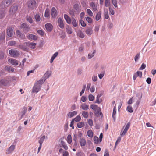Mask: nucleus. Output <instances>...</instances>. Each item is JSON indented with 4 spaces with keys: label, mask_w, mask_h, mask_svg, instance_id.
<instances>
[{
    "label": "nucleus",
    "mask_w": 156,
    "mask_h": 156,
    "mask_svg": "<svg viewBox=\"0 0 156 156\" xmlns=\"http://www.w3.org/2000/svg\"><path fill=\"white\" fill-rule=\"evenodd\" d=\"M37 32L38 34L41 36H44V32L42 30H37Z\"/></svg>",
    "instance_id": "nucleus-43"
},
{
    "label": "nucleus",
    "mask_w": 156,
    "mask_h": 156,
    "mask_svg": "<svg viewBox=\"0 0 156 156\" xmlns=\"http://www.w3.org/2000/svg\"><path fill=\"white\" fill-rule=\"evenodd\" d=\"M27 46L32 49H34L36 45V43H30L29 42H26L24 43Z\"/></svg>",
    "instance_id": "nucleus-13"
},
{
    "label": "nucleus",
    "mask_w": 156,
    "mask_h": 156,
    "mask_svg": "<svg viewBox=\"0 0 156 156\" xmlns=\"http://www.w3.org/2000/svg\"><path fill=\"white\" fill-rule=\"evenodd\" d=\"M41 87V85H38L37 83H35L32 90L33 93H37L40 90Z\"/></svg>",
    "instance_id": "nucleus-4"
},
{
    "label": "nucleus",
    "mask_w": 156,
    "mask_h": 156,
    "mask_svg": "<svg viewBox=\"0 0 156 156\" xmlns=\"http://www.w3.org/2000/svg\"><path fill=\"white\" fill-rule=\"evenodd\" d=\"M86 20L89 23H91L92 22V19L89 17H86Z\"/></svg>",
    "instance_id": "nucleus-44"
},
{
    "label": "nucleus",
    "mask_w": 156,
    "mask_h": 156,
    "mask_svg": "<svg viewBox=\"0 0 156 156\" xmlns=\"http://www.w3.org/2000/svg\"><path fill=\"white\" fill-rule=\"evenodd\" d=\"M81 118L80 116L79 115H78L73 119L75 121L77 122L80 121L81 120Z\"/></svg>",
    "instance_id": "nucleus-42"
},
{
    "label": "nucleus",
    "mask_w": 156,
    "mask_h": 156,
    "mask_svg": "<svg viewBox=\"0 0 156 156\" xmlns=\"http://www.w3.org/2000/svg\"><path fill=\"white\" fill-rule=\"evenodd\" d=\"M45 138V135L43 136L40 138V140H39V143L40 144H42Z\"/></svg>",
    "instance_id": "nucleus-37"
},
{
    "label": "nucleus",
    "mask_w": 156,
    "mask_h": 156,
    "mask_svg": "<svg viewBox=\"0 0 156 156\" xmlns=\"http://www.w3.org/2000/svg\"><path fill=\"white\" fill-rule=\"evenodd\" d=\"M5 15V11L0 12V19L3 18Z\"/></svg>",
    "instance_id": "nucleus-47"
},
{
    "label": "nucleus",
    "mask_w": 156,
    "mask_h": 156,
    "mask_svg": "<svg viewBox=\"0 0 156 156\" xmlns=\"http://www.w3.org/2000/svg\"><path fill=\"white\" fill-rule=\"evenodd\" d=\"M15 146L13 145H11L6 150V154H9L14 151L15 148Z\"/></svg>",
    "instance_id": "nucleus-11"
},
{
    "label": "nucleus",
    "mask_w": 156,
    "mask_h": 156,
    "mask_svg": "<svg viewBox=\"0 0 156 156\" xmlns=\"http://www.w3.org/2000/svg\"><path fill=\"white\" fill-rule=\"evenodd\" d=\"M88 113L86 111H83L82 115L85 118H87L88 117Z\"/></svg>",
    "instance_id": "nucleus-36"
},
{
    "label": "nucleus",
    "mask_w": 156,
    "mask_h": 156,
    "mask_svg": "<svg viewBox=\"0 0 156 156\" xmlns=\"http://www.w3.org/2000/svg\"><path fill=\"white\" fill-rule=\"evenodd\" d=\"M72 23L73 26L74 27H76L78 26V23L74 18L72 19Z\"/></svg>",
    "instance_id": "nucleus-39"
},
{
    "label": "nucleus",
    "mask_w": 156,
    "mask_h": 156,
    "mask_svg": "<svg viewBox=\"0 0 156 156\" xmlns=\"http://www.w3.org/2000/svg\"><path fill=\"white\" fill-rule=\"evenodd\" d=\"M9 52L11 56L13 57H17L20 55L19 51L15 49L10 50L9 51Z\"/></svg>",
    "instance_id": "nucleus-1"
},
{
    "label": "nucleus",
    "mask_w": 156,
    "mask_h": 156,
    "mask_svg": "<svg viewBox=\"0 0 156 156\" xmlns=\"http://www.w3.org/2000/svg\"><path fill=\"white\" fill-rule=\"evenodd\" d=\"M62 153L63 156H69V152L67 151H63Z\"/></svg>",
    "instance_id": "nucleus-57"
},
{
    "label": "nucleus",
    "mask_w": 156,
    "mask_h": 156,
    "mask_svg": "<svg viewBox=\"0 0 156 156\" xmlns=\"http://www.w3.org/2000/svg\"><path fill=\"white\" fill-rule=\"evenodd\" d=\"M64 19L66 22L69 24H70L71 23V21L70 17L67 14H65L64 15Z\"/></svg>",
    "instance_id": "nucleus-17"
},
{
    "label": "nucleus",
    "mask_w": 156,
    "mask_h": 156,
    "mask_svg": "<svg viewBox=\"0 0 156 156\" xmlns=\"http://www.w3.org/2000/svg\"><path fill=\"white\" fill-rule=\"evenodd\" d=\"M28 7L31 9H34L37 7V3L35 0H30L28 3Z\"/></svg>",
    "instance_id": "nucleus-2"
},
{
    "label": "nucleus",
    "mask_w": 156,
    "mask_h": 156,
    "mask_svg": "<svg viewBox=\"0 0 156 156\" xmlns=\"http://www.w3.org/2000/svg\"><path fill=\"white\" fill-rule=\"evenodd\" d=\"M9 43L10 46H14L16 44V42L15 41H11L9 42Z\"/></svg>",
    "instance_id": "nucleus-49"
},
{
    "label": "nucleus",
    "mask_w": 156,
    "mask_h": 156,
    "mask_svg": "<svg viewBox=\"0 0 156 156\" xmlns=\"http://www.w3.org/2000/svg\"><path fill=\"white\" fill-rule=\"evenodd\" d=\"M116 106H115L113 108V112L112 115V117L113 118L114 121H115L116 119Z\"/></svg>",
    "instance_id": "nucleus-20"
},
{
    "label": "nucleus",
    "mask_w": 156,
    "mask_h": 156,
    "mask_svg": "<svg viewBox=\"0 0 156 156\" xmlns=\"http://www.w3.org/2000/svg\"><path fill=\"white\" fill-rule=\"evenodd\" d=\"M27 38L29 40H33L34 41L37 39V37L33 34H29L27 36Z\"/></svg>",
    "instance_id": "nucleus-14"
},
{
    "label": "nucleus",
    "mask_w": 156,
    "mask_h": 156,
    "mask_svg": "<svg viewBox=\"0 0 156 156\" xmlns=\"http://www.w3.org/2000/svg\"><path fill=\"white\" fill-rule=\"evenodd\" d=\"M61 144L62 147L65 150H67L68 149V147L66 143L63 141H61Z\"/></svg>",
    "instance_id": "nucleus-34"
},
{
    "label": "nucleus",
    "mask_w": 156,
    "mask_h": 156,
    "mask_svg": "<svg viewBox=\"0 0 156 156\" xmlns=\"http://www.w3.org/2000/svg\"><path fill=\"white\" fill-rule=\"evenodd\" d=\"M18 6L17 5H12L11 6L10 12L11 14L15 13L18 9Z\"/></svg>",
    "instance_id": "nucleus-8"
},
{
    "label": "nucleus",
    "mask_w": 156,
    "mask_h": 156,
    "mask_svg": "<svg viewBox=\"0 0 156 156\" xmlns=\"http://www.w3.org/2000/svg\"><path fill=\"white\" fill-rule=\"evenodd\" d=\"M136 73L137 74V75L138 76H139L140 78L142 77V74L141 72L137 71Z\"/></svg>",
    "instance_id": "nucleus-62"
},
{
    "label": "nucleus",
    "mask_w": 156,
    "mask_h": 156,
    "mask_svg": "<svg viewBox=\"0 0 156 156\" xmlns=\"http://www.w3.org/2000/svg\"><path fill=\"white\" fill-rule=\"evenodd\" d=\"M100 111L97 112H96L95 113V115L96 116L99 117L101 116V117H102L103 116V114L101 112H100Z\"/></svg>",
    "instance_id": "nucleus-50"
},
{
    "label": "nucleus",
    "mask_w": 156,
    "mask_h": 156,
    "mask_svg": "<svg viewBox=\"0 0 156 156\" xmlns=\"http://www.w3.org/2000/svg\"><path fill=\"white\" fill-rule=\"evenodd\" d=\"M84 125V124L83 122H80L77 123V127L79 128H81L83 127Z\"/></svg>",
    "instance_id": "nucleus-51"
},
{
    "label": "nucleus",
    "mask_w": 156,
    "mask_h": 156,
    "mask_svg": "<svg viewBox=\"0 0 156 156\" xmlns=\"http://www.w3.org/2000/svg\"><path fill=\"white\" fill-rule=\"evenodd\" d=\"M88 99L90 101H92L94 100V97L93 95L90 94L88 96Z\"/></svg>",
    "instance_id": "nucleus-45"
},
{
    "label": "nucleus",
    "mask_w": 156,
    "mask_h": 156,
    "mask_svg": "<svg viewBox=\"0 0 156 156\" xmlns=\"http://www.w3.org/2000/svg\"><path fill=\"white\" fill-rule=\"evenodd\" d=\"M121 140V138L120 137H118L115 144V148L116 147V146L118 143H119Z\"/></svg>",
    "instance_id": "nucleus-54"
},
{
    "label": "nucleus",
    "mask_w": 156,
    "mask_h": 156,
    "mask_svg": "<svg viewBox=\"0 0 156 156\" xmlns=\"http://www.w3.org/2000/svg\"><path fill=\"white\" fill-rule=\"evenodd\" d=\"M20 27L23 29V31L26 33L29 31L30 29V27L29 26L25 23L21 24Z\"/></svg>",
    "instance_id": "nucleus-3"
},
{
    "label": "nucleus",
    "mask_w": 156,
    "mask_h": 156,
    "mask_svg": "<svg viewBox=\"0 0 156 156\" xmlns=\"http://www.w3.org/2000/svg\"><path fill=\"white\" fill-rule=\"evenodd\" d=\"M7 7V5L3 1L1 2L0 4V9H4L6 8Z\"/></svg>",
    "instance_id": "nucleus-25"
},
{
    "label": "nucleus",
    "mask_w": 156,
    "mask_h": 156,
    "mask_svg": "<svg viewBox=\"0 0 156 156\" xmlns=\"http://www.w3.org/2000/svg\"><path fill=\"white\" fill-rule=\"evenodd\" d=\"M6 33L7 35L9 37L13 36L15 33L12 27L9 28L7 30Z\"/></svg>",
    "instance_id": "nucleus-5"
},
{
    "label": "nucleus",
    "mask_w": 156,
    "mask_h": 156,
    "mask_svg": "<svg viewBox=\"0 0 156 156\" xmlns=\"http://www.w3.org/2000/svg\"><path fill=\"white\" fill-rule=\"evenodd\" d=\"M77 35L78 36L82 38H83L85 36L84 34L81 31H79L78 32Z\"/></svg>",
    "instance_id": "nucleus-27"
},
{
    "label": "nucleus",
    "mask_w": 156,
    "mask_h": 156,
    "mask_svg": "<svg viewBox=\"0 0 156 156\" xmlns=\"http://www.w3.org/2000/svg\"><path fill=\"white\" fill-rule=\"evenodd\" d=\"M86 33L88 35H91L93 33L92 28H89L87 29L86 30Z\"/></svg>",
    "instance_id": "nucleus-22"
},
{
    "label": "nucleus",
    "mask_w": 156,
    "mask_h": 156,
    "mask_svg": "<svg viewBox=\"0 0 156 156\" xmlns=\"http://www.w3.org/2000/svg\"><path fill=\"white\" fill-rule=\"evenodd\" d=\"M146 67V65L144 64V63H143L141 67L139 68V69L140 70H143V69H144L145 67Z\"/></svg>",
    "instance_id": "nucleus-59"
},
{
    "label": "nucleus",
    "mask_w": 156,
    "mask_h": 156,
    "mask_svg": "<svg viewBox=\"0 0 156 156\" xmlns=\"http://www.w3.org/2000/svg\"><path fill=\"white\" fill-rule=\"evenodd\" d=\"M90 6L92 8V9L94 11H96L98 9L97 6L93 2H91L90 3Z\"/></svg>",
    "instance_id": "nucleus-18"
},
{
    "label": "nucleus",
    "mask_w": 156,
    "mask_h": 156,
    "mask_svg": "<svg viewBox=\"0 0 156 156\" xmlns=\"http://www.w3.org/2000/svg\"><path fill=\"white\" fill-rule=\"evenodd\" d=\"M50 16V13L49 11L46 9L45 11L44 16L45 17H48Z\"/></svg>",
    "instance_id": "nucleus-52"
},
{
    "label": "nucleus",
    "mask_w": 156,
    "mask_h": 156,
    "mask_svg": "<svg viewBox=\"0 0 156 156\" xmlns=\"http://www.w3.org/2000/svg\"><path fill=\"white\" fill-rule=\"evenodd\" d=\"M45 27L47 31L51 32L53 29V26L50 23H47L45 25Z\"/></svg>",
    "instance_id": "nucleus-12"
},
{
    "label": "nucleus",
    "mask_w": 156,
    "mask_h": 156,
    "mask_svg": "<svg viewBox=\"0 0 156 156\" xmlns=\"http://www.w3.org/2000/svg\"><path fill=\"white\" fill-rule=\"evenodd\" d=\"M94 140V143L95 144H98L100 142H99V138L97 136H94L93 138Z\"/></svg>",
    "instance_id": "nucleus-35"
},
{
    "label": "nucleus",
    "mask_w": 156,
    "mask_h": 156,
    "mask_svg": "<svg viewBox=\"0 0 156 156\" xmlns=\"http://www.w3.org/2000/svg\"><path fill=\"white\" fill-rule=\"evenodd\" d=\"M58 52H56L53 54L51 59L50 63H51L53 62L54 59L58 56Z\"/></svg>",
    "instance_id": "nucleus-28"
},
{
    "label": "nucleus",
    "mask_w": 156,
    "mask_h": 156,
    "mask_svg": "<svg viewBox=\"0 0 156 156\" xmlns=\"http://www.w3.org/2000/svg\"><path fill=\"white\" fill-rule=\"evenodd\" d=\"M127 130L124 129L123 132H122V131L121 132L120 135L121 136H124L127 133Z\"/></svg>",
    "instance_id": "nucleus-61"
},
{
    "label": "nucleus",
    "mask_w": 156,
    "mask_h": 156,
    "mask_svg": "<svg viewBox=\"0 0 156 156\" xmlns=\"http://www.w3.org/2000/svg\"><path fill=\"white\" fill-rule=\"evenodd\" d=\"M80 107L83 109L85 110H87L89 109V106L85 103L82 104Z\"/></svg>",
    "instance_id": "nucleus-24"
},
{
    "label": "nucleus",
    "mask_w": 156,
    "mask_h": 156,
    "mask_svg": "<svg viewBox=\"0 0 156 156\" xmlns=\"http://www.w3.org/2000/svg\"><path fill=\"white\" fill-rule=\"evenodd\" d=\"M96 51L94 50L92 54H89L88 56V57L89 58H92L94 55V54L95 53Z\"/></svg>",
    "instance_id": "nucleus-58"
},
{
    "label": "nucleus",
    "mask_w": 156,
    "mask_h": 156,
    "mask_svg": "<svg viewBox=\"0 0 156 156\" xmlns=\"http://www.w3.org/2000/svg\"><path fill=\"white\" fill-rule=\"evenodd\" d=\"M87 135L90 138H92L93 136V133L92 130H89L87 132Z\"/></svg>",
    "instance_id": "nucleus-33"
},
{
    "label": "nucleus",
    "mask_w": 156,
    "mask_h": 156,
    "mask_svg": "<svg viewBox=\"0 0 156 156\" xmlns=\"http://www.w3.org/2000/svg\"><path fill=\"white\" fill-rule=\"evenodd\" d=\"M46 79H44L43 78H41L40 80L37 81L35 83H37L38 85H41L43 84L45 81Z\"/></svg>",
    "instance_id": "nucleus-26"
},
{
    "label": "nucleus",
    "mask_w": 156,
    "mask_h": 156,
    "mask_svg": "<svg viewBox=\"0 0 156 156\" xmlns=\"http://www.w3.org/2000/svg\"><path fill=\"white\" fill-rule=\"evenodd\" d=\"M112 4L114 5L115 7L116 8L118 7L117 2L116 0H111Z\"/></svg>",
    "instance_id": "nucleus-46"
},
{
    "label": "nucleus",
    "mask_w": 156,
    "mask_h": 156,
    "mask_svg": "<svg viewBox=\"0 0 156 156\" xmlns=\"http://www.w3.org/2000/svg\"><path fill=\"white\" fill-rule=\"evenodd\" d=\"M80 23L81 24V25L83 27H85L86 26V24L82 20H80Z\"/></svg>",
    "instance_id": "nucleus-64"
},
{
    "label": "nucleus",
    "mask_w": 156,
    "mask_h": 156,
    "mask_svg": "<svg viewBox=\"0 0 156 156\" xmlns=\"http://www.w3.org/2000/svg\"><path fill=\"white\" fill-rule=\"evenodd\" d=\"M9 83V81L5 79L0 80V85L6 86Z\"/></svg>",
    "instance_id": "nucleus-15"
},
{
    "label": "nucleus",
    "mask_w": 156,
    "mask_h": 156,
    "mask_svg": "<svg viewBox=\"0 0 156 156\" xmlns=\"http://www.w3.org/2000/svg\"><path fill=\"white\" fill-rule=\"evenodd\" d=\"M104 14L105 18L106 19H108L109 17V16L108 14V10L107 9H104Z\"/></svg>",
    "instance_id": "nucleus-21"
},
{
    "label": "nucleus",
    "mask_w": 156,
    "mask_h": 156,
    "mask_svg": "<svg viewBox=\"0 0 156 156\" xmlns=\"http://www.w3.org/2000/svg\"><path fill=\"white\" fill-rule=\"evenodd\" d=\"M87 13L90 16H93V13L90 9H87L86 10Z\"/></svg>",
    "instance_id": "nucleus-41"
},
{
    "label": "nucleus",
    "mask_w": 156,
    "mask_h": 156,
    "mask_svg": "<svg viewBox=\"0 0 156 156\" xmlns=\"http://www.w3.org/2000/svg\"><path fill=\"white\" fill-rule=\"evenodd\" d=\"M90 108L93 110H94L96 112L101 111V108L96 105L92 104L90 105Z\"/></svg>",
    "instance_id": "nucleus-7"
},
{
    "label": "nucleus",
    "mask_w": 156,
    "mask_h": 156,
    "mask_svg": "<svg viewBox=\"0 0 156 156\" xmlns=\"http://www.w3.org/2000/svg\"><path fill=\"white\" fill-rule=\"evenodd\" d=\"M51 15L53 18H55L57 15V11L54 7L52 8L51 10Z\"/></svg>",
    "instance_id": "nucleus-6"
},
{
    "label": "nucleus",
    "mask_w": 156,
    "mask_h": 156,
    "mask_svg": "<svg viewBox=\"0 0 156 156\" xmlns=\"http://www.w3.org/2000/svg\"><path fill=\"white\" fill-rule=\"evenodd\" d=\"M140 57V53H137L134 58V60L136 62L137 61Z\"/></svg>",
    "instance_id": "nucleus-56"
},
{
    "label": "nucleus",
    "mask_w": 156,
    "mask_h": 156,
    "mask_svg": "<svg viewBox=\"0 0 156 156\" xmlns=\"http://www.w3.org/2000/svg\"><path fill=\"white\" fill-rule=\"evenodd\" d=\"M101 95H98L96 98V100L95 102V103H100V102L99 101V98L101 96Z\"/></svg>",
    "instance_id": "nucleus-55"
},
{
    "label": "nucleus",
    "mask_w": 156,
    "mask_h": 156,
    "mask_svg": "<svg viewBox=\"0 0 156 156\" xmlns=\"http://www.w3.org/2000/svg\"><path fill=\"white\" fill-rule=\"evenodd\" d=\"M111 3L110 0H105V5L106 7H110Z\"/></svg>",
    "instance_id": "nucleus-30"
},
{
    "label": "nucleus",
    "mask_w": 156,
    "mask_h": 156,
    "mask_svg": "<svg viewBox=\"0 0 156 156\" xmlns=\"http://www.w3.org/2000/svg\"><path fill=\"white\" fill-rule=\"evenodd\" d=\"M34 18L36 22H39L41 20V17L38 14H36L34 16Z\"/></svg>",
    "instance_id": "nucleus-38"
},
{
    "label": "nucleus",
    "mask_w": 156,
    "mask_h": 156,
    "mask_svg": "<svg viewBox=\"0 0 156 156\" xmlns=\"http://www.w3.org/2000/svg\"><path fill=\"white\" fill-rule=\"evenodd\" d=\"M67 141L68 143L70 144L72 141V139L71 136L69 134L68 135L67 137Z\"/></svg>",
    "instance_id": "nucleus-29"
},
{
    "label": "nucleus",
    "mask_w": 156,
    "mask_h": 156,
    "mask_svg": "<svg viewBox=\"0 0 156 156\" xmlns=\"http://www.w3.org/2000/svg\"><path fill=\"white\" fill-rule=\"evenodd\" d=\"M77 112L76 111L71 112H69L67 114V116L70 118H71L74 115H76L77 114Z\"/></svg>",
    "instance_id": "nucleus-19"
},
{
    "label": "nucleus",
    "mask_w": 156,
    "mask_h": 156,
    "mask_svg": "<svg viewBox=\"0 0 156 156\" xmlns=\"http://www.w3.org/2000/svg\"><path fill=\"white\" fill-rule=\"evenodd\" d=\"M5 70L9 72H13L14 71V68L11 66H8L5 67Z\"/></svg>",
    "instance_id": "nucleus-23"
},
{
    "label": "nucleus",
    "mask_w": 156,
    "mask_h": 156,
    "mask_svg": "<svg viewBox=\"0 0 156 156\" xmlns=\"http://www.w3.org/2000/svg\"><path fill=\"white\" fill-rule=\"evenodd\" d=\"M3 1L7 5V6L10 5L12 2V0H5Z\"/></svg>",
    "instance_id": "nucleus-40"
},
{
    "label": "nucleus",
    "mask_w": 156,
    "mask_h": 156,
    "mask_svg": "<svg viewBox=\"0 0 156 156\" xmlns=\"http://www.w3.org/2000/svg\"><path fill=\"white\" fill-rule=\"evenodd\" d=\"M127 111L130 113H132L133 112V108L130 106H128L127 107Z\"/></svg>",
    "instance_id": "nucleus-48"
},
{
    "label": "nucleus",
    "mask_w": 156,
    "mask_h": 156,
    "mask_svg": "<svg viewBox=\"0 0 156 156\" xmlns=\"http://www.w3.org/2000/svg\"><path fill=\"white\" fill-rule=\"evenodd\" d=\"M19 37H20L22 39H24L25 38V36L24 34L21 33L19 36H18Z\"/></svg>",
    "instance_id": "nucleus-60"
},
{
    "label": "nucleus",
    "mask_w": 156,
    "mask_h": 156,
    "mask_svg": "<svg viewBox=\"0 0 156 156\" xmlns=\"http://www.w3.org/2000/svg\"><path fill=\"white\" fill-rule=\"evenodd\" d=\"M101 12H98L96 14L95 19L97 21L99 20L101 18Z\"/></svg>",
    "instance_id": "nucleus-31"
},
{
    "label": "nucleus",
    "mask_w": 156,
    "mask_h": 156,
    "mask_svg": "<svg viewBox=\"0 0 156 156\" xmlns=\"http://www.w3.org/2000/svg\"><path fill=\"white\" fill-rule=\"evenodd\" d=\"M80 145L81 147L85 146L86 144V141L85 138H80L79 141Z\"/></svg>",
    "instance_id": "nucleus-16"
},
{
    "label": "nucleus",
    "mask_w": 156,
    "mask_h": 156,
    "mask_svg": "<svg viewBox=\"0 0 156 156\" xmlns=\"http://www.w3.org/2000/svg\"><path fill=\"white\" fill-rule=\"evenodd\" d=\"M109 10L110 13L112 15H114V14L115 12H114V10H113V9H112L111 8V7H109Z\"/></svg>",
    "instance_id": "nucleus-63"
},
{
    "label": "nucleus",
    "mask_w": 156,
    "mask_h": 156,
    "mask_svg": "<svg viewBox=\"0 0 156 156\" xmlns=\"http://www.w3.org/2000/svg\"><path fill=\"white\" fill-rule=\"evenodd\" d=\"M86 85H84L82 91H81V92H80V96H81L82 95V94L83 93H84V91H85V89L86 88Z\"/></svg>",
    "instance_id": "nucleus-53"
},
{
    "label": "nucleus",
    "mask_w": 156,
    "mask_h": 156,
    "mask_svg": "<svg viewBox=\"0 0 156 156\" xmlns=\"http://www.w3.org/2000/svg\"><path fill=\"white\" fill-rule=\"evenodd\" d=\"M8 61L12 65L17 66L19 64V61L13 58H10L8 60Z\"/></svg>",
    "instance_id": "nucleus-10"
},
{
    "label": "nucleus",
    "mask_w": 156,
    "mask_h": 156,
    "mask_svg": "<svg viewBox=\"0 0 156 156\" xmlns=\"http://www.w3.org/2000/svg\"><path fill=\"white\" fill-rule=\"evenodd\" d=\"M26 19L30 23H33V20L31 16H27L26 17Z\"/></svg>",
    "instance_id": "nucleus-32"
},
{
    "label": "nucleus",
    "mask_w": 156,
    "mask_h": 156,
    "mask_svg": "<svg viewBox=\"0 0 156 156\" xmlns=\"http://www.w3.org/2000/svg\"><path fill=\"white\" fill-rule=\"evenodd\" d=\"M57 23L59 27L60 28L63 29L64 28L63 22L61 18L60 17L58 19Z\"/></svg>",
    "instance_id": "nucleus-9"
}]
</instances>
